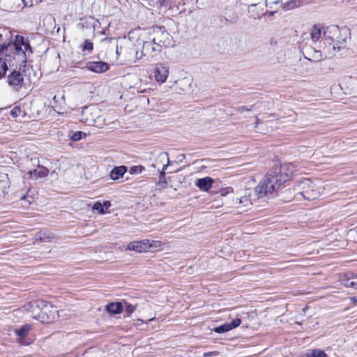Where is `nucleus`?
I'll list each match as a JSON object with an SVG mask.
<instances>
[{"label": "nucleus", "mask_w": 357, "mask_h": 357, "mask_svg": "<svg viewBox=\"0 0 357 357\" xmlns=\"http://www.w3.org/2000/svg\"><path fill=\"white\" fill-rule=\"evenodd\" d=\"M31 316L42 323H50L58 317L56 308L50 303L43 300H34L26 306Z\"/></svg>", "instance_id": "1"}, {"label": "nucleus", "mask_w": 357, "mask_h": 357, "mask_svg": "<svg viewBox=\"0 0 357 357\" xmlns=\"http://www.w3.org/2000/svg\"><path fill=\"white\" fill-rule=\"evenodd\" d=\"M282 184L277 174L271 169L255 188V192L259 197H262L278 191Z\"/></svg>", "instance_id": "2"}, {"label": "nucleus", "mask_w": 357, "mask_h": 357, "mask_svg": "<svg viewBox=\"0 0 357 357\" xmlns=\"http://www.w3.org/2000/svg\"><path fill=\"white\" fill-rule=\"evenodd\" d=\"M297 195H300L305 199L314 200L317 199L320 195L319 188L310 178H303L298 181L294 187Z\"/></svg>", "instance_id": "3"}, {"label": "nucleus", "mask_w": 357, "mask_h": 357, "mask_svg": "<svg viewBox=\"0 0 357 357\" xmlns=\"http://www.w3.org/2000/svg\"><path fill=\"white\" fill-rule=\"evenodd\" d=\"M80 121L87 126H96L100 128L105 124L101 116V110L95 105L83 108Z\"/></svg>", "instance_id": "4"}, {"label": "nucleus", "mask_w": 357, "mask_h": 357, "mask_svg": "<svg viewBox=\"0 0 357 357\" xmlns=\"http://www.w3.org/2000/svg\"><path fill=\"white\" fill-rule=\"evenodd\" d=\"M273 170L284 183L293 176L296 172V166L293 163L287 162L280 166H275Z\"/></svg>", "instance_id": "5"}, {"label": "nucleus", "mask_w": 357, "mask_h": 357, "mask_svg": "<svg viewBox=\"0 0 357 357\" xmlns=\"http://www.w3.org/2000/svg\"><path fill=\"white\" fill-rule=\"evenodd\" d=\"M153 43L159 47H167L171 45L172 38L171 36L165 30L162 29L161 27L157 28L154 30Z\"/></svg>", "instance_id": "6"}, {"label": "nucleus", "mask_w": 357, "mask_h": 357, "mask_svg": "<svg viewBox=\"0 0 357 357\" xmlns=\"http://www.w3.org/2000/svg\"><path fill=\"white\" fill-rule=\"evenodd\" d=\"M13 46L17 54L22 55L23 60L26 59L27 54L32 53L29 44L26 43L24 37L21 36H16Z\"/></svg>", "instance_id": "7"}, {"label": "nucleus", "mask_w": 357, "mask_h": 357, "mask_svg": "<svg viewBox=\"0 0 357 357\" xmlns=\"http://www.w3.org/2000/svg\"><path fill=\"white\" fill-rule=\"evenodd\" d=\"M154 78L156 82L161 84L166 82L169 74V67L164 63H158L153 70Z\"/></svg>", "instance_id": "8"}, {"label": "nucleus", "mask_w": 357, "mask_h": 357, "mask_svg": "<svg viewBox=\"0 0 357 357\" xmlns=\"http://www.w3.org/2000/svg\"><path fill=\"white\" fill-rule=\"evenodd\" d=\"M31 328V326L30 325L26 324L14 330L15 334L17 337V341L18 343L22 345H29L32 343L33 340L26 338Z\"/></svg>", "instance_id": "9"}, {"label": "nucleus", "mask_w": 357, "mask_h": 357, "mask_svg": "<svg viewBox=\"0 0 357 357\" xmlns=\"http://www.w3.org/2000/svg\"><path fill=\"white\" fill-rule=\"evenodd\" d=\"M233 205L238 209H243L252 205L250 192L245 191L243 195L234 198L233 199Z\"/></svg>", "instance_id": "10"}, {"label": "nucleus", "mask_w": 357, "mask_h": 357, "mask_svg": "<svg viewBox=\"0 0 357 357\" xmlns=\"http://www.w3.org/2000/svg\"><path fill=\"white\" fill-rule=\"evenodd\" d=\"M146 239L135 241L128 243L125 250L126 251H134L138 253L147 252Z\"/></svg>", "instance_id": "11"}, {"label": "nucleus", "mask_w": 357, "mask_h": 357, "mask_svg": "<svg viewBox=\"0 0 357 357\" xmlns=\"http://www.w3.org/2000/svg\"><path fill=\"white\" fill-rule=\"evenodd\" d=\"M24 76L20 71L14 70L8 77V84L17 89L24 84Z\"/></svg>", "instance_id": "12"}, {"label": "nucleus", "mask_w": 357, "mask_h": 357, "mask_svg": "<svg viewBox=\"0 0 357 357\" xmlns=\"http://www.w3.org/2000/svg\"><path fill=\"white\" fill-rule=\"evenodd\" d=\"M153 84L151 76L144 75L139 78V81L136 84V88L139 93H146L153 90Z\"/></svg>", "instance_id": "13"}, {"label": "nucleus", "mask_w": 357, "mask_h": 357, "mask_svg": "<svg viewBox=\"0 0 357 357\" xmlns=\"http://www.w3.org/2000/svg\"><path fill=\"white\" fill-rule=\"evenodd\" d=\"M86 68L96 73H102L109 69V66L103 61H90L86 64Z\"/></svg>", "instance_id": "14"}, {"label": "nucleus", "mask_w": 357, "mask_h": 357, "mask_svg": "<svg viewBox=\"0 0 357 357\" xmlns=\"http://www.w3.org/2000/svg\"><path fill=\"white\" fill-rule=\"evenodd\" d=\"M213 183L214 180L212 178L206 176L204 178L197 179L195 181V185L200 190L204 192H208L211 188Z\"/></svg>", "instance_id": "15"}, {"label": "nucleus", "mask_w": 357, "mask_h": 357, "mask_svg": "<svg viewBox=\"0 0 357 357\" xmlns=\"http://www.w3.org/2000/svg\"><path fill=\"white\" fill-rule=\"evenodd\" d=\"M241 323V320L238 318H236L230 323H227L214 328L213 331L217 333H224L238 327Z\"/></svg>", "instance_id": "16"}, {"label": "nucleus", "mask_w": 357, "mask_h": 357, "mask_svg": "<svg viewBox=\"0 0 357 357\" xmlns=\"http://www.w3.org/2000/svg\"><path fill=\"white\" fill-rule=\"evenodd\" d=\"M155 162H156V164L154 165V167L158 166L159 163H160L162 165V170L160 172V180L161 181L165 174V171L167 169V167L169 163L168 154L167 153H160Z\"/></svg>", "instance_id": "17"}, {"label": "nucleus", "mask_w": 357, "mask_h": 357, "mask_svg": "<svg viewBox=\"0 0 357 357\" xmlns=\"http://www.w3.org/2000/svg\"><path fill=\"white\" fill-rule=\"evenodd\" d=\"M147 252L164 250L166 243L161 241L146 239Z\"/></svg>", "instance_id": "18"}, {"label": "nucleus", "mask_w": 357, "mask_h": 357, "mask_svg": "<svg viewBox=\"0 0 357 357\" xmlns=\"http://www.w3.org/2000/svg\"><path fill=\"white\" fill-rule=\"evenodd\" d=\"M29 175L32 179H39L46 177L49 174V170L44 167L39 166L36 169L29 172Z\"/></svg>", "instance_id": "19"}, {"label": "nucleus", "mask_w": 357, "mask_h": 357, "mask_svg": "<svg viewBox=\"0 0 357 357\" xmlns=\"http://www.w3.org/2000/svg\"><path fill=\"white\" fill-rule=\"evenodd\" d=\"M142 50L144 55H151L153 52H160V48L155 45L153 43V39L152 41L144 42L142 46Z\"/></svg>", "instance_id": "20"}, {"label": "nucleus", "mask_w": 357, "mask_h": 357, "mask_svg": "<svg viewBox=\"0 0 357 357\" xmlns=\"http://www.w3.org/2000/svg\"><path fill=\"white\" fill-rule=\"evenodd\" d=\"M126 172L127 168L126 166L121 165L116 167L114 169H112V170L110 172V178L114 181L118 180L122 178Z\"/></svg>", "instance_id": "21"}, {"label": "nucleus", "mask_w": 357, "mask_h": 357, "mask_svg": "<svg viewBox=\"0 0 357 357\" xmlns=\"http://www.w3.org/2000/svg\"><path fill=\"white\" fill-rule=\"evenodd\" d=\"M105 310L111 314H117L123 311V305L121 302L109 303L107 305Z\"/></svg>", "instance_id": "22"}, {"label": "nucleus", "mask_w": 357, "mask_h": 357, "mask_svg": "<svg viewBox=\"0 0 357 357\" xmlns=\"http://www.w3.org/2000/svg\"><path fill=\"white\" fill-rule=\"evenodd\" d=\"M110 206L111 204L109 201L104 202L103 204L96 202L93 206V209L97 211L100 214H103L107 211Z\"/></svg>", "instance_id": "23"}, {"label": "nucleus", "mask_w": 357, "mask_h": 357, "mask_svg": "<svg viewBox=\"0 0 357 357\" xmlns=\"http://www.w3.org/2000/svg\"><path fill=\"white\" fill-rule=\"evenodd\" d=\"M129 53L130 54H133V56H130L128 59L129 61L132 63H135L137 61L140 60L143 57V56H145L144 53L143 52V50L139 52L135 49L131 48L130 49Z\"/></svg>", "instance_id": "24"}, {"label": "nucleus", "mask_w": 357, "mask_h": 357, "mask_svg": "<svg viewBox=\"0 0 357 357\" xmlns=\"http://www.w3.org/2000/svg\"><path fill=\"white\" fill-rule=\"evenodd\" d=\"M321 36V27L317 25H314L311 29V33H310L311 39L313 41H317L319 40Z\"/></svg>", "instance_id": "25"}, {"label": "nucleus", "mask_w": 357, "mask_h": 357, "mask_svg": "<svg viewBox=\"0 0 357 357\" xmlns=\"http://www.w3.org/2000/svg\"><path fill=\"white\" fill-rule=\"evenodd\" d=\"M326 354L324 351L318 349L310 350L307 353V357H326Z\"/></svg>", "instance_id": "26"}, {"label": "nucleus", "mask_w": 357, "mask_h": 357, "mask_svg": "<svg viewBox=\"0 0 357 357\" xmlns=\"http://www.w3.org/2000/svg\"><path fill=\"white\" fill-rule=\"evenodd\" d=\"M23 114H24V111L21 109V107L20 106H15L10 111V116L14 119H16L17 117H20V116H22Z\"/></svg>", "instance_id": "27"}, {"label": "nucleus", "mask_w": 357, "mask_h": 357, "mask_svg": "<svg viewBox=\"0 0 357 357\" xmlns=\"http://www.w3.org/2000/svg\"><path fill=\"white\" fill-rule=\"evenodd\" d=\"M354 273H344L340 275V281L347 287V284L350 283Z\"/></svg>", "instance_id": "28"}, {"label": "nucleus", "mask_w": 357, "mask_h": 357, "mask_svg": "<svg viewBox=\"0 0 357 357\" xmlns=\"http://www.w3.org/2000/svg\"><path fill=\"white\" fill-rule=\"evenodd\" d=\"M123 308L128 316H130L137 308L136 305L125 302L123 303Z\"/></svg>", "instance_id": "29"}, {"label": "nucleus", "mask_w": 357, "mask_h": 357, "mask_svg": "<svg viewBox=\"0 0 357 357\" xmlns=\"http://www.w3.org/2000/svg\"><path fill=\"white\" fill-rule=\"evenodd\" d=\"M347 287L357 289V275H352L351 281L350 283L347 284Z\"/></svg>", "instance_id": "30"}, {"label": "nucleus", "mask_w": 357, "mask_h": 357, "mask_svg": "<svg viewBox=\"0 0 357 357\" xmlns=\"http://www.w3.org/2000/svg\"><path fill=\"white\" fill-rule=\"evenodd\" d=\"M93 48V43L89 40H86L84 42L82 50L83 51H91Z\"/></svg>", "instance_id": "31"}, {"label": "nucleus", "mask_w": 357, "mask_h": 357, "mask_svg": "<svg viewBox=\"0 0 357 357\" xmlns=\"http://www.w3.org/2000/svg\"><path fill=\"white\" fill-rule=\"evenodd\" d=\"M83 137H86L85 133H83L81 131H77V132H74L73 135H72V139L73 141H78V140L81 139Z\"/></svg>", "instance_id": "32"}, {"label": "nucleus", "mask_w": 357, "mask_h": 357, "mask_svg": "<svg viewBox=\"0 0 357 357\" xmlns=\"http://www.w3.org/2000/svg\"><path fill=\"white\" fill-rule=\"evenodd\" d=\"M144 170V167L142 165L132 166L130 168L131 174L142 173Z\"/></svg>", "instance_id": "33"}, {"label": "nucleus", "mask_w": 357, "mask_h": 357, "mask_svg": "<svg viewBox=\"0 0 357 357\" xmlns=\"http://www.w3.org/2000/svg\"><path fill=\"white\" fill-rule=\"evenodd\" d=\"M233 191L231 187H227L220 190V194L222 196H225L227 194H229Z\"/></svg>", "instance_id": "34"}, {"label": "nucleus", "mask_w": 357, "mask_h": 357, "mask_svg": "<svg viewBox=\"0 0 357 357\" xmlns=\"http://www.w3.org/2000/svg\"><path fill=\"white\" fill-rule=\"evenodd\" d=\"M219 355V352L217 351L205 352L203 354V357H214Z\"/></svg>", "instance_id": "35"}, {"label": "nucleus", "mask_w": 357, "mask_h": 357, "mask_svg": "<svg viewBox=\"0 0 357 357\" xmlns=\"http://www.w3.org/2000/svg\"><path fill=\"white\" fill-rule=\"evenodd\" d=\"M24 1V0H22ZM30 1V5L29 6H33L34 5H38L39 3H40L43 0H29Z\"/></svg>", "instance_id": "36"}, {"label": "nucleus", "mask_w": 357, "mask_h": 357, "mask_svg": "<svg viewBox=\"0 0 357 357\" xmlns=\"http://www.w3.org/2000/svg\"><path fill=\"white\" fill-rule=\"evenodd\" d=\"M238 112H249L250 111V109L245 107H241L239 108H238L237 109Z\"/></svg>", "instance_id": "37"}, {"label": "nucleus", "mask_w": 357, "mask_h": 357, "mask_svg": "<svg viewBox=\"0 0 357 357\" xmlns=\"http://www.w3.org/2000/svg\"><path fill=\"white\" fill-rule=\"evenodd\" d=\"M255 123H253V128H256L259 123V120L257 116H255Z\"/></svg>", "instance_id": "38"}, {"label": "nucleus", "mask_w": 357, "mask_h": 357, "mask_svg": "<svg viewBox=\"0 0 357 357\" xmlns=\"http://www.w3.org/2000/svg\"><path fill=\"white\" fill-rule=\"evenodd\" d=\"M269 4H276L279 3L281 0H267Z\"/></svg>", "instance_id": "39"}, {"label": "nucleus", "mask_w": 357, "mask_h": 357, "mask_svg": "<svg viewBox=\"0 0 357 357\" xmlns=\"http://www.w3.org/2000/svg\"><path fill=\"white\" fill-rule=\"evenodd\" d=\"M141 324H143V321L142 319H138L136 325L139 326Z\"/></svg>", "instance_id": "40"}, {"label": "nucleus", "mask_w": 357, "mask_h": 357, "mask_svg": "<svg viewBox=\"0 0 357 357\" xmlns=\"http://www.w3.org/2000/svg\"><path fill=\"white\" fill-rule=\"evenodd\" d=\"M350 300H351L352 302H354V303H356V301H357V299H356L355 297H351V298H350Z\"/></svg>", "instance_id": "41"}, {"label": "nucleus", "mask_w": 357, "mask_h": 357, "mask_svg": "<svg viewBox=\"0 0 357 357\" xmlns=\"http://www.w3.org/2000/svg\"><path fill=\"white\" fill-rule=\"evenodd\" d=\"M166 1H167V0H160V2H161L162 3H165Z\"/></svg>", "instance_id": "42"}, {"label": "nucleus", "mask_w": 357, "mask_h": 357, "mask_svg": "<svg viewBox=\"0 0 357 357\" xmlns=\"http://www.w3.org/2000/svg\"><path fill=\"white\" fill-rule=\"evenodd\" d=\"M58 114H63V112H57Z\"/></svg>", "instance_id": "43"}, {"label": "nucleus", "mask_w": 357, "mask_h": 357, "mask_svg": "<svg viewBox=\"0 0 357 357\" xmlns=\"http://www.w3.org/2000/svg\"><path fill=\"white\" fill-rule=\"evenodd\" d=\"M257 3H252V6H255V5H257Z\"/></svg>", "instance_id": "44"}, {"label": "nucleus", "mask_w": 357, "mask_h": 357, "mask_svg": "<svg viewBox=\"0 0 357 357\" xmlns=\"http://www.w3.org/2000/svg\"><path fill=\"white\" fill-rule=\"evenodd\" d=\"M333 50H335V45H333Z\"/></svg>", "instance_id": "45"}]
</instances>
